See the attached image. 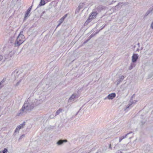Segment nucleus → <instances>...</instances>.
Returning a JSON list of instances; mask_svg holds the SVG:
<instances>
[{
  "label": "nucleus",
  "mask_w": 153,
  "mask_h": 153,
  "mask_svg": "<svg viewBox=\"0 0 153 153\" xmlns=\"http://www.w3.org/2000/svg\"><path fill=\"white\" fill-rule=\"evenodd\" d=\"M35 101H36V100H33L32 101H30L29 99L25 101L19 112V115L23 114L30 111L33 108L35 105L38 104Z\"/></svg>",
  "instance_id": "1"
},
{
  "label": "nucleus",
  "mask_w": 153,
  "mask_h": 153,
  "mask_svg": "<svg viewBox=\"0 0 153 153\" xmlns=\"http://www.w3.org/2000/svg\"><path fill=\"white\" fill-rule=\"evenodd\" d=\"M25 37L23 35V32L21 31L17 37L15 42V46L17 47L20 46L25 41Z\"/></svg>",
  "instance_id": "2"
},
{
  "label": "nucleus",
  "mask_w": 153,
  "mask_h": 153,
  "mask_svg": "<svg viewBox=\"0 0 153 153\" xmlns=\"http://www.w3.org/2000/svg\"><path fill=\"white\" fill-rule=\"evenodd\" d=\"M97 14V13L95 11H93L91 15L89 16L88 19L85 22V24H87L89 22L92 21L93 19L95 18Z\"/></svg>",
  "instance_id": "3"
},
{
  "label": "nucleus",
  "mask_w": 153,
  "mask_h": 153,
  "mask_svg": "<svg viewBox=\"0 0 153 153\" xmlns=\"http://www.w3.org/2000/svg\"><path fill=\"white\" fill-rule=\"evenodd\" d=\"M78 96L76 94H73L69 98L68 100V102H71L74 101L76 98H78Z\"/></svg>",
  "instance_id": "4"
},
{
  "label": "nucleus",
  "mask_w": 153,
  "mask_h": 153,
  "mask_svg": "<svg viewBox=\"0 0 153 153\" xmlns=\"http://www.w3.org/2000/svg\"><path fill=\"white\" fill-rule=\"evenodd\" d=\"M135 102H134L132 99H131L129 101V103L128 105V106H127L126 108V109H127L128 108H131L133 106H132V105H134L136 102H137V100H135Z\"/></svg>",
  "instance_id": "5"
},
{
  "label": "nucleus",
  "mask_w": 153,
  "mask_h": 153,
  "mask_svg": "<svg viewBox=\"0 0 153 153\" xmlns=\"http://www.w3.org/2000/svg\"><path fill=\"white\" fill-rule=\"evenodd\" d=\"M67 14L65 15L63 17L61 18L58 21L59 24L56 27L57 28L63 22L64 19L67 17Z\"/></svg>",
  "instance_id": "6"
},
{
  "label": "nucleus",
  "mask_w": 153,
  "mask_h": 153,
  "mask_svg": "<svg viewBox=\"0 0 153 153\" xmlns=\"http://www.w3.org/2000/svg\"><path fill=\"white\" fill-rule=\"evenodd\" d=\"M138 58V56L137 54H133L132 56V61L133 62H136Z\"/></svg>",
  "instance_id": "7"
},
{
  "label": "nucleus",
  "mask_w": 153,
  "mask_h": 153,
  "mask_svg": "<svg viewBox=\"0 0 153 153\" xmlns=\"http://www.w3.org/2000/svg\"><path fill=\"white\" fill-rule=\"evenodd\" d=\"M67 142V140H59L56 143V144L58 145H61L63 144L64 143H66Z\"/></svg>",
  "instance_id": "8"
},
{
  "label": "nucleus",
  "mask_w": 153,
  "mask_h": 153,
  "mask_svg": "<svg viewBox=\"0 0 153 153\" xmlns=\"http://www.w3.org/2000/svg\"><path fill=\"white\" fill-rule=\"evenodd\" d=\"M83 3H80L76 9V10L75 13H78L80 10L83 7Z\"/></svg>",
  "instance_id": "9"
},
{
  "label": "nucleus",
  "mask_w": 153,
  "mask_h": 153,
  "mask_svg": "<svg viewBox=\"0 0 153 153\" xmlns=\"http://www.w3.org/2000/svg\"><path fill=\"white\" fill-rule=\"evenodd\" d=\"M115 96V94L114 93H113L109 94L107 96V98L108 99L112 100L114 98Z\"/></svg>",
  "instance_id": "10"
},
{
  "label": "nucleus",
  "mask_w": 153,
  "mask_h": 153,
  "mask_svg": "<svg viewBox=\"0 0 153 153\" xmlns=\"http://www.w3.org/2000/svg\"><path fill=\"white\" fill-rule=\"evenodd\" d=\"M124 79V76L123 75L121 76L119 79L117 80V85H118Z\"/></svg>",
  "instance_id": "11"
},
{
  "label": "nucleus",
  "mask_w": 153,
  "mask_h": 153,
  "mask_svg": "<svg viewBox=\"0 0 153 153\" xmlns=\"http://www.w3.org/2000/svg\"><path fill=\"white\" fill-rule=\"evenodd\" d=\"M132 133V132L131 131V132H129V133H127L126 135H125V136H123L121 137H120L119 138V142H120L122 140L126 138L127 137V135H128L129 134H130L131 133Z\"/></svg>",
  "instance_id": "12"
},
{
  "label": "nucleus",
  "mask_w": 153,
  "mask_h": 153,
  "mask_svg": "<svg viewBox=\"0 0 153 153\" xmlns=\"http://www.w3.org/2000/svg\"><path fill=\"white\" fill-rule=\"evenodd\" d=\"M123 5H125L124 3H118V5H117L115 7L116 8H119V9H120Z\"/></svg>",
  "instance_id": "13"
},
{
  "label": "nucleus",
  "mask_w": 153,
  "mask_h": 153,
  "mask_svg": "<svg viewBox=\"0 0 153 153\" xmlns=\"http://www.w3.org/2000/svg\"><path fill=\"white\" fill-rule=\"evenodd\" d=\"M25 122H24L22 123L18 126L17 127H19V128L20 129H21L22 128L24 127V126L25 125Z\"/></svg>",
  "instance_id": "14"
},
{
  "label": "nucleus",
  "mask_w": 153,
  "mask_h": 153,
  "mask_svg": "<svg viewBox=\"0 0 153 153\" xmlns=\"http://www.w3.org/2000/svg\"><path fill=\"white\" fill-rule=\"evenodd\" d=\"M153 10V8L152 9H150L147 11L146 12L144 15V17H146Z\"/></svg>",
  "instance_id": "15"
},
{
  "label": "nucleus",
  "mask_w": 153,
  "mask_h": 153,
  "mask_svg": "<svg viewBox=\"0 0 153 153\" xmlns=\"http://www.w3.org/2000/svg\"><path fill=\"white\" fill-rule=\"evenodd\" d=\"M20 130V129L19 128V127H17L14 131V132L13 134V135L15 136L16 135L17 133H19Z\"/></svg>",
  "instance_id": "16"
},
{
  "label": "nucleus",
  "mask_w": 153,
  "mask_h": 153,
  "mask_svg": "<svg viewBox=\"0 0 153 153\" xmlns=\"http://www.w3.org/2000/svg\"><path fill=\"white\" fill-rule=\"evenodd\" d=\"M62 109L61 108H60L59 109V110H58L56 112V114H55V116H56L58 115H59V114L61 112H62Z\"/></svg>",
  "instance_id": "17"
},
{
  "label": "nucleus",
  "mask_w": 153,
  "mask_h": 153,
  "mask_svg": "<svg viewBox=\"0 0 153 153\" xmlns=\"http://www.w3.org/2000/svg\"><path fill=\"white\" fill-rule=\"evenodd\" d=\"M45 4V3L44 0H41L40 4H39V6H43Z\"/></svg>",
  "instance_id": "18"
},
{
  "label": "nucleus",
  "mask_w": 153,
  "mask_h": 153,
  "mask_svg": "<svg viewBox=\"0 0 153 153\" xmlns=\"http://www.w3.org/2000/svg\"><path fill=\"white\" fill-rule=\"evenodd\" d=\"M30 11H28V10H27V11H26V13L25 14L24 17L25 19L27 17L29 14L30 13Z\"/></svg>",
  "instance_id": "19"
},
{
  "label": "nucleus",
  "mask_w": 153,
  "mask_h": 153,
  "mask_svg": "<svg viewBox=\"0 0 153 153\" xmlns=\"http://www.w3.org/2000/svg\"><path fill=\"white\" fill-rule=\"evenodd\" d=\"M134 67V64L133 63H131L128 69L129 70H131Z\"/></svg>",
  "instance_id": "20"
},
{
  "label": "nucleus",
  "mask_w": 153,
  "mask_h": 153,
  "mask_svg": "<svg viewBox=\"0 0 153 153\" xmlns=\"http://www.w3.org/2000/svg\"><path fill=\"white\" fill-rule=\"evenodd\" d=\"M6 80V79L5 78H4L0 82V83L1 84L3 85V84L4 83V82Z\"/></svg>",
  "instance_id": "21"
},
{
  "label": "nucleus",
  "mask_w": 153,
  "mask_h": 153,
  "mask_svg": "<svg viewBox=\"0 0 153 153\" xmlns=\"http://www.w3.org/2000/svg\"><path fill=\"white\" fill-rule=\"evenodd\" d=\"M6 80V79L5 78H4L0 82V83L1 84L3 85V84L4 83V82Z\"/></svg>",
  "instance_id": "22"
},
{
  "label": "nucleus",
  "mask_w": 153,
  "mask_h": 153,
  "mask_svg": "<svg viewBox=\"0 0 153 153\" xmlns=\"http://www.w3.org/2000/svg\"><path fill=\"white\" fill-rule=\"evenodd\" d=\"M7 150L6 148H4L2 151V153H7Z\"/></svg>",
  "instance_id": "23"
},
{
  "label": "nucleus",
  "mask_w": 153,
  "mask_h": 153,
  "mask_svg": "<svg viewBox=\"0 0 153 153\" xmlns=\"http://www.w3.org/2000/svg\"><path fill=\"white\" fill-rule=\"evenodd\" d=\"M97 33H98V32H96L95 34H92L90 36H89L90 39L92 38L93 36H94L96 34H97Z\"/></svg>",
  "instance_id": "24"
},
{
  "label": "nucleus",
  "mask_w": 153,
  "mask_h": 153,
  "mask_svg": "<svg viewBox=\"0 0 153 153\" xmlns=\"http://www.w3.org/2000/svg\"><path fill=\"white\" fill-rule=\"evenodd\" d=\"M22 79H20L19 81L16 83V86H18L19 85V83L21 81Z\"/></svg>",
  "instance_id": "25"
},
{
  "label": "nucleus",
  "mask_w": 153,
  "mask_h": 153,
  "mask_svg": "<svg viewBox=\"0 0 153 153\" xmlns=\"http://www.w3.org/2000/svg\"><path fill=\"white\" fill-rule=\"evenodd\" d=\"M106 25V24H105L104 25H102V26L101 27V28L100 29V30L103 29Z\"/></svg>",
  "instance_id": "26"
},
{
  "label": "nucleus",
  "mask_w": 153,
  "mask_h": 153,
  "mask_svg": "<svg viewBox=\"0 0 153 153\" xmlns=\"http://www.w3.org/2000/svg\"><path fill=\"white\" fill-rule=\"evenodd\" d=\"M25 136V134H22V136H21V137H20L19 138V140L22 139Z\"/></svg>",
  "instance_id": "27"
},
{
  "label": "nucleus",
  "mask_w": 153,
  "mask_h": 153,
  "mask_svg": "<svg viewBox=\"0 0 153 153\" xmlns=\"http://www.w3.org/2000/svg\"><path fill=\"white\" fill-rule=\"evenodd\" d=\"M14 54L13 52L12 51L10 52L9 54V56H10V57L12 55Z\"/></svg>",
  "instance_id": "28"
},
{
  "label": "nucleus",
  "mask_w": 153,
  "mask_h": 153,
  "mask_svg": "<svg viewBox=\"0 0 153 153\" xmlns=\"http://www.w3.org/2000/svg\"><path fill=\"white\" fill-rule=\"evenodd\" d=\"M32 5L27 10H28V11H30V10L31 9V7H32Z\"/></svg>",
  "instance_id": "29"
},
{
  "label": "nucleus",
  "mask_w": 153,
  "mask_h": 153,
  "mask_svg": "<svg viewBox=\"0 0 153 153\" xmlns=\"http://www.w3.org/2000/svg\"><path fill=\"white\" fill-rule=\"evenodd\" d=\"M4 86V85L1 84L0 83V89L2 88Z\"/></svg>",
  "instance_id": "30"
},
{
  "label": "nucleus",
  "mask_w": 153,
  "mask_h": 153,
  "mask_svg": "<svg viewBox=\"0 0 153 153\" xmlns=\"http://www.w3.org/2000/svg\"><path fill=\"white\" fill-rule=\"evenodd\" d=\"M3 59V56H0V61Z\"/></svg>",
  "instance_id": "31"
},
{
  "label": "nucleus",
  "mask_w": 153,
  "mask_h": 153,
  "mask_svg": "<svg viewBox=\"0 0 153 153\" xmlns=\"http://www.w3.org/2000/svg\"><path fill=\"white\" fill-rule=\"evenodd\" d=\"M53 117H53L52 115H51L49 117V118H50L51 119L53 118Z\"/></svg>",
  "instance_id": "32"
},
{
  "label": "nucleus",
  "mask_w": 153,
  "mask_h": 153,
  "mask_svg": "<svg viewBox=\"0 0 153 153\" xmlns=\"http://www.w3.org/2000/svg\"><path fill=\"white\" fill-rule=\"evenodd\" d=\"M151 27L152 29H153V22H152V23L151 24Z\"/></svg>",
  "instance_id": "33"
},
{
  "label": "nucleus",
  "mask_w": 153,
  "mask_h": 153,
  "mask_svg": "<svg viewBox=\"0 0 153 153\" xmlns=\"http://www.w3.org/2000/svg\"><path fill=\"white\" fill-rule=\"evenodd\" d=\"M80 110H80L76 113V116L78 114Z\"/></svg>",
  "instance_id": "34"
},
{
  "label": "nucleus",
  "mask_w": 153,
  "mask_h": 153,
  "mask_svg": "<svg viewBox=\"0 0 153 153\" xmlns=\"http://www.w3.org/2000/svg\"><path fill=\"white\" fill-rule=\"evenodd\" d=\"M45 13V11H43L42 13V14L41 15V16H42V15Z\"/></svg>",
  "instance_id": "35"
},
{
  "label": "nucleus",
  "mask_w": 153,
  "mask_h": 153,
  "mask_svg": "<svg viewBox=\"0 0 153 153\" xmlns=\"http://www.w3.org/2000/svg\"><path fill=\"white\" fill-rule=\"evenodd\" d=\"M139 51V48H137V50H136V51Z\"/></svg>",
  "instance_id": "36"
},
{
  "label": "nucleus",
  "mask_w": 153,
  "mask_h": 153,
  "mask_svg": "<svg viewBox=\"0 0 153 153\" xmlns=\"http://www.w3.org/2000/svg\"><path fill=\"white\" fill-rule=\"evenodd\" d=\"M117 153H123L121 152L120 151V152H118Z\"/></svg>",
  "instance_id": "37"
},
{
  "label": "nucleus",
  "mask_w": 153,
  "mask_h": 153,
  "mask_svg": "<svg viewBox=\"0 0 153 153\" xmlns=\"http://www.w3.org/2000/svg\"><path fill=\"white\" fill-rule=\"evenodd\" d=\"M137 45L138 46V47H139L140 46V43H138Z\"/></svg>",
  "instance_id": "38"
},
{
  "label": "nucleus",
  "mask_w": 153,
  "mask_h": 153,
  "mask_svg": "<svg viewBox=\"0 0 153 153\" xmlns=\"http://www.w3.org/2000/svg\"><path fill=\"white\" fill-rule=\"evenodd\" d=\"M126 87L125 88L123 89V90H124L125 89H126Z\"/></svg>",
  "instance_id": "39"
},
{
  "label": "nucleus",
  "mask_w": 153,
  "mask_h": 153,
  "mask_svg": "<svg viewBox=\"0 0 153 153\" xmlns=\"http://www.w3.org/2000/svg\"><path fill=\"white\" fill-rule=\"evenodd\" d=\"M111 144H110L109 145V148H111Z\"/></svg>",
  "instance_id": "40"
},
{
  "label": "nucleus",
  "mask_w": 153,
  "mask_h": 153,
  "mask_svg": "<svg viewBox=\"0 0 153 153\" xmlns=\"http://www.w3.org/2000/svg\"><path fill=\"white\" fill-rule=\"evenodd\" d=\"M88 40H87L85 42V43H86L88 41Z\"/></svg>",
  "instance_id": "41"
},
{
  "label": "nucleus",
  "mask_w": 153,
  "mask_h": 153,
  "mask_svg": "<svg viewBox=\"0 0 153 153\" xmlns=\"http://www.w3.org/2000/svg\"><path fill=\"white\" fill-rule=\"evenodd\" d=\"M135 47H136V46H135V45H134V48H135Z\"/></svg>",
  "instance_id": "42"
}]
</instances>
